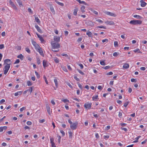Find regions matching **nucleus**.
Here are the masks:
<instances>
[{"instance_id": "1", "label": "nucleus", "mask_w": 147, "mask_h": 147, "mask_svg": "<svg viewBox=\"0 0 147 147\" xmlns=\"http://www.w3.org/2000/svg\"><path fill=\"white\" fill-rule=\"evenodd\" d=\"M129 23L131 24H140L142 23V21L140 20H131Z\"/></svg>"}, {"instance_id": "2", "label": "nucleus", "mask_w": 147, "mask_h": 147, "mask_svg": "<svg viewBox=\"0 0 147 147\" xmlns=\"http://www.w3.org/2000/svg\"><path fill=\"white\" fill-rule=\"evenodd\" d=\"M51 44L53 49H55L60 47V44L57 42H52Z\"/></svg>"}, {"instance_id": "3", "label": "nucleus", "mask_w": 147, "mask_h": 147, "mask_svg": "<svg viewBox=\"0 0 147 147\" xmlns=\"http://www.w3.org/2000/svg\"><path fill=\"white\" fill-rule=\"evenodd\" d=\"M78 123L76 121L73 123L71 124L70 125V127L71 129L72 130H75L77 128Z\"/></svg>"}, {"instance_id": "4", "label": "nucleus", "mask_w": 147, "mask_h": 147, "mask_svg": "<svg viewBox=\"0 0 147 147\" xmlns=\"http://www.w3.org/2000/svg\"><path fill=\"white\" fill-rule=\"evenodd\" d=\"M11 63H9V64H7L4 67L5 70H4V74H7V72L8 71V70H9L10 67V65Z\"/></svg>"}, {"instance_id": "5", "label": "nucleus", "mask_w": 147, "mask_h": 147, "mask_svg": "<svg viewBox=\"0 0 147 147\" xmlns=\"http://www.w3.org/2000/svg\"><path fill=\"white\" fill-rule=\"evenodd\" d=\"M36 50L38 52L40 55L41 56H42L43 57L44 56V55L43 53V51L42 49H41V48H40V47L39 46V47L38 48H36Z\"/></svg>"}, {"instance_id": "6", "label": "nucleus", "mask_w": 147, "mask_h": 147, "mask_svg": "<svg viewBox=\"0 0 147 147\" xmlns=\"http://www.w3.org/2000/svg\"><path fill=\"white\" fill-rule=\"evenodd\" d=\"M91 103H89L87 102L85 103L84 105V107L86 109H90L91 108Z\"/></svg>"}, {"instance_id": "7", "label": "nucleus", "mask_w": 147, "mask_h": 147, "mask_svg": "<svg viewBox=\"0 0 147 147\" xmlns=\"http://www.w3.org/2000/svg\"><path fill=\"white\" fill-rule=\"evenodd\" d=\"M9 3L13 7V9L15 10H17L18 9L16 7V6L14 4V3L11 0H10L9 1Z\"/></svg>"}, {"instance_id": "8", "label": "nucleus", "mask_w": 147, "mask_h": 147, "mask_svg": "<svg viewBox=\"0 0 147 147\" xmlns=\"http://www.w3.org/2000/svg\"><path fill=\"white\" fill-rule=\"evenodd\" d=\"M32 44L35 47V49L38 48L39 47V46L36 42L33 40H32Z\"/></svg>"}, {"instance_id": "9", "label": "nucleus", "mask_w": 147, "mask_h": 147, "mask_svg": "<svg viewBox=\"0 0 147 147\" xmlns=\"http://www.w3.org/2000/svg\"><path fill=\"white\" fill-rule=\"evenodd\" d=\"M50 140L51 145V147H56L54 142V138H51L50 139Z\"/></svg>"}, {"instance_id": "10", "label": "nucleus", "mask_w": 147, "mask_h": 147, "mask_svg": "<svg viewBox=\"0 0 147 147\" xmlns=\"http://www.w3.org/2000/svg\"><path fill=\"white\" fill-rule=\"evenodd\" d=\"M105 13L107 15H109L111 16L115 17L116 16V15L114 13L111 12L109 11H106L105 12Z\"/></svg>"}, {"instance_id": "11", "label": "nucleus", "mask_w": 147, "mask_h": 147, "mask_svg": "<svg viewBox=\"0 0 147 147\" xmlns=\"http://www.w3.org/2000/svg\"><path fill=\"white\" fill-rule=\"evenodd\" d=\"M46 107L48 113L49 115H50L51 112H52L51 110L50 107L48 104L46 105Z\"/></svg>"}, {"instance_id": "12", "label": "nucleus", "mask_w": 147, "mask_h": 147, "mask_svg": "<svg viewBox=\"0 0 147 147\" xmlns=\"http://www.w3.org/2000/svg\"><path fill=\"white\" fill-rule=\"evenodd\" d=\"M36 34L37 36L39 38V40L41 41V42L42 43H43L45 42V40L41 36L39 35L38 33H36Z\"/></svg>"}, {"instance_id": "13", "label": "nucleus", "mask_w": 147, "mask_h": 147, "mask_svg": "<svg viewBox=\"0 0 147 147\" xmlns=\"http://www.w3.org/2000/svg\"><path fill=\"white\" fill-rule=\"evenodd\" d=\"M86 24L88 26H94V24L92 22V21H88L86 22Z\"/></svg>"}, {"instance_id": "14", "label": "nucleus", "mask_w": 147, "mask_h": 147, "mask_svg": "<svg viewBox=\"0 0 147 147\" xmlns=\"http://www.w3.org/2000/svg\"><path fill=\"white\" fill-rule=\"evenodd\" d=\"M54 40L55 41L57 42L58 43L59 42L60 40V37L59 36H54Z\"/></svg>"}, {"instance_id": "15", "label": "nucleus", "mask_w": 147, "mask_h": 147, "mask_svg": "<svg viewBox=\"0 0 147 147\" xmlns=\"http://www.w3.org/2000/svg\"><path fill=\"white\" fill-rule=\"evenodd\" d=\"M35 27L38 32H39L40 33H42V31L41 30V29H40V28L38 26V25H35Z\"/></svg>"}, {"instance_id": "16", "label": "nucleus", "mask_w": 147, "mask_h": 147, "mask_svg": "<svg viewBox=\"0 0 147 147\" xmlns=\"http://www.w3.org/2000/svg\"><path fill=\"white\" fill-rule=\"evenodd\" d=\"M140 2L141 3V6L142 7H145L147 4L146 2L143 1L142 0L140 1Z\"/></svg>"}, {"instance_id": "17", "label": "nucleus", "mask_w": 147, "mask_h": 147, "mask_svg": "<svg viewBox=\"0 0 147 147\" xmlns=\"http://www.w3.org/2000/svg\"><path fill=\"white\" fill-rule=\"evenodd\" d=\"M11 60L9 59H6L4 60V65L5 64H6L7 65V64H9V63H10Z\"/></svg>"}, {"instance_id": "18", "label": "nucleus", "mask_w": 147, "mask_h": 147, "mask_svg": "<svg viewBox=\"0 0 147 147\" xmlns=\"http://www.w3.org/2000/svg\"><path fill=\"white\" fill-rule=\"evenodd\" d=\"M86 34L88 35L89 37H92V33L89 30L87 31L86 32Z\"/></svg>"}, {"instance_id": "19", "label": "nucleus", "mask_w": 147, "mask_h": 147, "mask_svg": "<svg viewBox=\"0 0 147 147\" xmlns=\"http://www.w3.org/2000/svg\"><path fill=\"white\" fill-rule=\"evenodd\" d=\"M129 67V65L127 63H125L123 65V67L124 69H127Z\"/></svg>"}, {"instance_id": "20", "label": "nucleus", "mask_w": 147, "mask_h": 147, "mask_svg": "<svg viewBox=\"0 0 147 147\" xmlns=\"http://www.w3.org/2000/svg\"><path fill=\"white\" fill-rule=\"evenodd\" d=\"M47 61L45 60H44L43 61V65L44 67L45 68L46 67H47L48 65H47Z\"/></svg>"}, {"instance_id": "21", "label": "nucleus", "mask_w": 147, "mask_h": 147, "mask_svg": "<svg viewBox=\"0 0 147 147\" xmlns=\"http://www.w3.org/2000/svg\"><path fill=\"white\" fill-rule=\"evenodd\" d=\"M16 1L20 7L23 6L22 2L20 0H16Z\"/></svg>"}, {"instance_id": "22", "label": "nucleus", "mask_w": 147, "mask_h": 147, "mask_svg": "<svg viewBox=\"0 0 147 147\" xmlns=\"http://www.w3.org/2000/svg\"><path fill=\"white\" fill-rule=\"evenodd\" d=\"M105 23H106L107 24L110 25H114L115 24L114 22L111 21H107V22H106Z\"/></svg>"}, {"instance_id": "23", "label": "nucleus", "mask_w": 147, "mask_h": 147, "mask_svg": "<svg viewBox=\"0 0 147 147\" xmlns=\"http://www.w3.org/2000/svg\"><path fill=\"white\" fill-rule=\"evenodd\" d=\"M35 21L38 23V24H40V22L39 19H38L37 17H36L35 18Z\"/></svg>"}, {"instance_id": "24", "label": "nucleus", "mask_w": 147, "mask_h": 147, "mask_svg": "<svg viewBox=\"0 0 147 147\" xmlns=\"http://www.w3.org/2000/svg\"><path fill=\"white\" fill-rule=\"evenodd\" d=\"M50 8L51 11L52 12V13L54 14H55V11L53 7L52 6L50 5Z\"/></svg>"}, {"instance_id": "25", "label": "nucleus", "mask_w": 147, "mask_h": 147, "mask_svg": "<svg viewBox=\"0 0 147 147\" xmlns=\"http://www.w3.org/2000/svg\"><path fill=\"white\" fill-rule=\"evenodd\" d=\"M78 9L77 8H76L74 9L73 14L75 16H76L77 15V12Z\"/></svg>"}, {"instance_id": "26", "label": "nucleus", "mask_w": 147, "mask_h": 147, "mask_svg": "<svg viewBox=\"0 0 147 147\" xmlns=\"http://www.w3.org/2000/svg\"><path fill=\"white\" fill-rule=\"evenodd\" d=\"M55 2H56L57 3L58 5H61L62 6H64V4L63 3L60 2L58 1L57 0H55Z\"/></svg>"}, {"instance_id": "27", "label": "nucleus", "mask_w": 147, "mask_h": 147, "mask_svg": "<svg viewBox=\"0 0 147 147\" xmlns=\"http://www.w3.org/2000/svg\"><path fill=\"white\" fill-rule=\"evenodd\" d=\"M23 56L22 54H20V55H18L17 56V57L18 58H20L22 60H23Z\"/></svg>"}, {"instance_id": "28", "label": "nucleus", "mask_w": 147, "mask_h": 147, "mask_svg": "<svg viewBox=\"0 0 147 147\" xmlns=\"http://www.w3.org/2000/svg\"><path fill=\"white\" fill-rule=\"evenodd\" d=\"M135 18H136L137 19H140L142 18L140 16L138 15H135L133 16Z\"/></svg>"}, {"instance_id": "29", "label": "nucleus", "mask_w": 147, "mask_h": 147, "mask_svg": "<svg viewBox=\"0 0 147 147\" xmlns=\"http://www.w3.org/2000/svg\"><path fill=\"white\" fill-rule=\"evenodd\" d=\"M54 81L55 83L56 87L57 88L58 84L57 79H54Z\"/></svg>"}, {"instance_id": "30", "label": "nucleus", "mask_w": 147, "mask_h": 147, "mask_svg": "<svg viewBox=\"0 0 147 147\" xmlns=\"http://www.w3.org/2000/svg\"><path fill=\"white\" fill-rule=\"evenodd\" d=\"M134 51L135 53H142V52L140 51V50L139 49H136L135 50H134Z\"/></svg>"}, {"instance_id": "31", "label": "nucleus", "mask_w": 147, "mask_h": 147, "mask_svg": "<svg viewBox=\"0 0 147 147\" xmlns=\"http://www.w3.org/2000/svg\"><path fill=\"white\" fill-rule=\"evenodd\" d=\"M15 49H17L18 50H20L21 49V46H17L15 47Z\"/></svg>"}, {"instance_id": "32", "label": "nucleus", "mask_w": 147, "mask_h": 147, "mask_svg": "<svg viewBox=\"0 0 147 147\" xmlns=\"http://www.w3.org/2000/svg\"><path fill=\"white\" fill-rule=\"evenodd\" d=\"M79 3L80 4H83L85 5H88L86 3L85 1H81L80 0V1H79Z\"/></svg>"}, {"instance_id": "33", "label": "nucleus", "mask_w": 147, "mask_h": 147, "mask_svg": "<svg viewBox=\"0 0 147 147\" xmlns=\"http://www.w3.org/2000/svg\"><path fill=\"white\" fill-rule=\"evenodd\" d=\"M54 60L55 62L57 63H58L59 62L58 59L57 57H55Z\"/></svg>"}, {"instance_id": "34", "label": "nucleus", "mask_w": 147, "mask_h": 147, "mask_svg": "<svg viewBox=\"0 0 147 147\" xmlns=\"http://www.w3.org/2000/svg\"><path fill=\"white\" fill-rule=\"evenodd\" d=\"M85 8V7L84 6H82L81 7V11L82 12H84L85 11H84Z\"/></svg>"}, {"instance_id": "35", "label": "nucleus", "mask_w": 147, "mask_h": 147, "mask_svg": "<svg viewBox=\"0 0 147 147\" xmlns=\"http://www.w3.org/2000/svg\"><path fill=\"white\" fill-rule=\"evenodd\" d=\"M77 70L80 74H81L82 75H84V73L81 70L79 69H77Z\"/></svg>"}, {"instance_id": "36", "label": "nucleus", "mask_w": 147, "mask_h": 147, "mask_svg": "<svg viewBox=\"0 0 147 147\" xmlns=\"http://www.w3.org/2000/svg\"><path fill=\"white\" fill-rule=\"evenodd\" d=\"M35 73L37 77V78H39L40 77V75L38 74V72H37L36 71H35Z\"/></svg>"}, {"instance_id": "37", "label": "nucleus", "mask_w": 147, "mask_h": 147, "mask_svg": "<svg viewBox=\"0 0 147 147\" xmlns=\"http://www.w3.org/2000/svg\"><path fill=\"white\" fill-rule=\"evenodd\" d=\"M98 97V95H96V96H93L92 97V99H93V100H95V101H96V100L97 99Z\"/></svg>"}, {"instance_id": "38", "label": "nucleus", "mask_w": 147, "mask_h": 147, "mask_svg": "<svg viewBox=\"0 0 147 147\" xmlns=\"http://www.w3.org/2000/svg\"><path fill=\"white\" fill-rule=\"evenodd\" d=\"M114 45L115 47H117L118 46V42L117 41H115L114 42Z\"/></svg>"}, {"instance_id": "39", "label": "nucleus", "mask_w": 147, "mask_h": 147, "mask_svg": "<svg viewBox=\"0 0 147 147\" xmlns=\"http://www.w3.org/2000/svg\"><path fill=\"white\" fill-rule=\"evenodd\" d=\"M27 83L28 86H31L32 85V83L30 81H28Z\"/></svg>"}, {"instance_id": "40", "label": "nucleus", "mask_w": 147, "mask_h": 147, "mask_svg": "<svg viewBox=\"0 0 147 147\" xmlns=\"http://www.w3.org/2000/svg\"><path fill=\"white\" fill-rule=\"evenodd\" d=\"M69 137L70 138H71L72 137V133L71 131H70L69 132Z\"/></svg>"}, {"instance_id": "41", "label": "nucleus", "mask_w": 147, "mask_h": 147, "mask_svg": "<svg viewBox=\"0 0 147 147\" xmlns=\"http://www.w3.org/2000/svg\"><path fill=\"white\" fill-rule=\"evenodd\" d=\"M61 55L63 56H65L66 57H69L68 55L66 54L65 53H62L61 54Z\"/></svg>"}, {"instance_id": "42", "label": "nucleus", "mask_w": 147, "mask_h": 147, "mask_svg": "<svg viewBox=\"0 0 147 147\" xmlns=\"http://www.w3.org/2000/svg\"><path fill=\"white\" fill-rule=\"evenodd\" d=\"M26 109V107H23L22 108H21L20 109V112H22L23 111V110Z\"/></svg>"}, {"instance_id": "43", "label": "nucleus", "mask_w": 147, "mask_h": 147, "mask_svg": "<svg viewBox=\"0 0 147 147\" xmlns=\"http://www.w3.org/2000/svg\"><path fill=\"white\" fill-rule=\"evenodd\" d=\"M26 51L29 53H30V51L29 49L28 48H26L25 49Z\"/></svg>"}, {"instance_id": "44", "label": "nucleus", "mask_w": 147, "mask_h": 147, "mask_svg": "<svg viewBox=\"0 0 147 147\" xmlns=\"http://www.w3.org/2000/svg\"><path fill=\"white\" fill-rule=\"evenodd\" d=\"M78 86L82 90L83 89V87L82 85L81 84L79 83H78Z\"/></svg>"}, {"instance_id": "45", "label": "nucleus", "mask_w": 147, "mask_h": 147, "mask_svg": "<svg viewBox=\"0 0 147 147\" xmlns=\"http://www.w3.org/2000/svg\"><path fill=\"white\" fill-rule=\"evenodd\" d=\"M129 102H126L124 103V106L125 107H126L128 105Z\"/></svg>"}, {"instance_id": "46", "label": "nucleus", "mask_w": 147, "mask_h": 147, "mask_svg": "<svg viewBox=\"0 0 147 147\" xmlns=\"http://www.w3.org/2000/svg\"><path fill=\"white\" fill-rule=\"evenodd\" d=\"M37 63L38 65L40 63V60L39 58H37Z\"/></svg>"}, {"instance_id": "47", "label": "nucleus", "mask_w": 147, "mask_h": 147, "mask_svg": "<svg viewBox=\"0 0 147 147\" xmlns=\"http://www.w3.org/2000/svg\"><path fill=\"white\" fill-rule=\"evenodd\" d=\"M60 132L61 133L62 135V136H64L65 135V133L62 130H60Z\"/></svg>"}, {"instance_id": "48", "label": "nucleus", "mask_w": 147, "mask_h": 147, "mask_svg": "<svg viewBox=\"0 0 147 147\" xmlns=\"http://www.w3.org/2000/svg\"><path fill=\"white\" fill-rule=\"evenodd\" d=\"M110 67L109 66H107L105 67H103V68L105 69H109Z\"/></svg>"}, {"instance_id": "49", "label": "nucleus", "mask_w": 147, "mask_h": 147, "mask_svg": "<svg viewBox=\"0 0 147 147\" xmlns=\"http://www.w3.org/2000/svg\"><path fill=\"white\" fill-rule=\"evenodd\" d=\"M100 63L101 65H105V61H100Z\"/></svg>"}, {"instance_id": "50", "label": "nucleus", "mask_w": 147, "mask_h": 147, "mask_svg": "<svg viewBox=\"0 0 147 147\" xmlns=\"http://www.w3.org/2000/svg\"><path fill=\"white\" fill-rule=\"evenodd\" d=\"M97 28H104V29H106V27H105L103 26H98Z\"/></svg>"}, {"instance_id": "51", "label": "nucleus", "mask_w": 147, "mask_h": 147, "mask_svg": "<svg viewBox=\"0 0 147 147\" xmlns=\"http://www.w3.org/2000/svg\"><path fill=\"white\" fill-rule=\"evenodd\" d=\"M121 129L122 130H124L125 132H126L127 131V129L125 128L121 127Z\"/></svg>"}, {"instance_id": "52", "label": "nucleus", "mask_w": 147, "mask_h": 147, "mask_svg": "<svg viewBox=\"0 0 147 147\" xmlns=\"http://www.w3.org/2000/svg\"><path fill=\"white\" fill-rule=\"evenodd\" d=\"M62 101L64 102L65 103L67 102H69V100L67 99H64L62 100Z\"/></svg>"}, {"instance_id": "53", "label": "nucleus", "mask_w": 147, "mask_h": 147, "mask_svg": "<svg viewBox=\"0 0 147 147\" xmlns=\"http://www.w3.org/2000/svg\"><path fill=\"white\" fill-rule=\"evenodd\" d=\"M118 53L116 52L113 53V55L115 57H117L118 56Z\"/></svg>"}, {"instance_id": "54", "label": "nucleus", "mask_w": 147, "mask_h": 147, "mask_svg": "<svg viewBox=\"0 0 147 147\" xmlns=\"http://www.w3.org/2000/svg\"><path fill=\"white\" fill-rule=\"evenodd\" d=\"M113 74V72H111V71H110L109 72H108V73H107L106 74V75H112Z\"/></svg>"}, {"instance_id": "55", "label": "nucleus", "mask_w": 147, "mask_h": 147, "mask_svg": "<svg viewBox=\"0 0 147 147\" xmlns=\"http://www.w3.org/2000/svg\"><path fill=\"white\" fill-rule=\"evenodd\" d=\"M108 41V40L107 39H105L104 40H102V42L104 43L105 42H107Z\"/></svg>"}, {"instance_id": "56", "label": "nucleus", "mask_w": 147, "mask_h": 147, "mask_svg": "<svg viewBox=\"0 0 147 147\" xmlns=\"http://www.w3.org/2000/svg\"><path fill=\"white\" fill-rule=\"evenodd\" d=\"M57 137L58 138V142L59 144L61 142V137L60 136H58Z\"/></svg>"}, {"instance_id": "57", "label": "nucleus", "mask_w": 147, "mask_h": 147, "mask_svg": "<svg viewBox=\"0 0 147 147\" xmlns=\"http://www.w3.org/2000/svg\"><path fill=\"white\" fill-rule=\"evenodd\" d=\"M44 78L45 79V81L46 82V84H48V82L47 81V80L46 77L45 76H44Z\"/></svg>"}, {"instance_id": "58", "label": "nucleus", "mask_w": 147, "mask_h": 147, "mask_svg": "<svg viewBox=\"0 0 147 147\" xmlns=\"http://www.w3.org/2000/svg\"><path fill=\"white\" fill-rule=\"evenodd\" d=\"M78 65L80 67L81 69H82L83 68V65L81 63L79 64Z\"/></svg>"}, {"instance_id": "59", "label": "nucleus", "mask_w": 147, "mask_h": 147, "mask_svg": "<svg viewBox=\"0 0 147 147\" xmlns=\"http://www.w3.org/2000/svg\"><path fill=\"white\" fill-rule=\"evenodd\" d=\"M74 78L77 81H80L79 79L76 76H74Z\"/></svg>"}, {"instance_id": "60", "label": "nucleus", "mask_w": 147, "mask_h": 147, "mask_svg": "<svg viewBox=\"0 0 147 147\" xmlns=\"http://www.w3.org/2000/svg\"><path fill=\"white\" fill-rule=\"evenodd\" d=\"M26 123L28 125H30L32 124V123L31 121H28Z\"/></svg>"}, {"instance_id": "61", "label": "nucleus", "mask_w": 147, "mask_h": 147, "mask_svg": "<svg viewBox=\"0 0 147 147\" xmlns=\"http://www.w3.org/2000/svg\"><path fill=\"white\" fill-rule=\"evenodd\" d=\"M32 87H30V89H28V91L30 92V94H31L32 91Z\"/></svg>"}, {"instance_id": "62", "label": "nucleus", "mask_w": 147, "mask_h": 147, "mask_svg": "<svg viewBox=\"0 0 147 147\" xmlns=\"http://www.w3.org/2000/svg\"><path fill=\"white\" fill-rule=\"evenodd\" d=\"M20 61L19 59H17L14 63V64L18 63L20 62Z\"/></svg>"}, {"instance_id": "63", "label": "nucleus", "mask_w": 147, "mask_h": 147, "mask_svg": "<svg viewBox=\"0 0 147 147\" xmlns=\"http://www.w3.org/2000/svg\"><path fill=\"white\" fill-rule=\"evenodd\" d=\"M4 47V46L3 44H1L0 45V49H2Z\"/></svg>"}, {"instance_id": "64", "label": "nucleus", "mask_w": 147, "mask_h": 147, "mask_svg": "<svg viewBox=\"0 0 147 147\" xmlns=\"http://www.w3.org/2000/svg\"><path fill=\"white\" fill-rule=\"evenodd\" d=\"M5 100L4 99H2L0 101V103L2 104V103L5 102Z\"/></svg>"}]
</instances>
